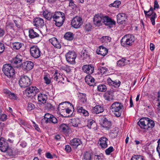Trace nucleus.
<instances>
[{
    "label": "nucleus",
    "mask_w": 160,
    "mask_h": 160,
    "mask_svg": "<svg viewBox=\"0 0 160 160\" xmlns=\"http://www.w3.org/2000/svg\"><path fill=\"white\" fill-rule=\"evenodd\" d=\"M43 15L48 20H50L52 18L53 20L55 22L56 26L58 27L62 25L65 18L64 13L61 12H55L53 15L51 13L44 12Z\"/></svg>",
    "instance_id": "obj_1"
},
{
    "label": "nucleus",
    "mask_w": 160,
    "mask_h": 160,
    "mask_svg": "<svg viewBox=\"0 0 160 160\" xmlns=\"http://www.w3.org/2000/svg\"><path fill=\"white\" fill-rule=\"evenodd\" d=\"M141 128L144 129H151L154 126L153 121L148 118H141L138 122Z\"/></svg>",
    "instance_id": "obj_2"
},
{
    "label": "nucleus",
    "mask_w": 160,
    "mask_h": 160,
    "mask_svg": "<svg viewBox=\"0 0 160 160\" xmlns=\"http://www.w3.org/2000/svg\"><path fill=\"white\" fill-rule=\"evenodd\" d=\"M123 107L121 103L115 102L112 104L110 109L116 117H119L121 116L122 113V109Z\"/></svg>",
    "instance_id": "obj_3"
},
{
    "label": "nucleus",
    "mask_w": 160,
    "mask_h": 160,
    "mask_svg": "<svg viewBox=\"0 0 160 160\" xmlns=\"http://www.w3.org/2000/svg\"><path fill=\"white\" fill-rule=\"evenodd\" d=\"M135 40L134 37L131 34H127L124 36L121 40V43L124 47L131 46Z\"/></svg>",
    "instance_id": "obj_4"
},
{
    "label": "nucleus",
    "mask_w": 160,
    "mask_h": 160,
    "mask_svg": "<svg viewBox=\"0 0 160 160\" xmlns=\"http://www.w3.org/2000/svg\"><path fill=\"white\" fill-rule=\"evenodd\" d=\"M2 71L8 78H13L15 75V70L10 64H6L3 66Z\"/></svg>",
    "instance_id": "obj_5"
},
{
    "label": "nucleus",
    "mask_w": 160,
    "mask_h": 160,
    "mask_svg": "<svg viewBox=\"0 0 160 160\" xmlns=\"http://www.w3.org/2000/svg\"><path fill=\"white\" fill-rule=\"evenodd\" d=\"M32 83L30 78L27 76H22L19 82V85L21 88H25L30 85Z\"/></svg>",
    "instance_id": "obj_6"
},
{
    "label": "nucleus",
    "mask_w": 160,
    "mask_h": 160,
    "mask_svg": "<svg viewBox=\"0 0 160 160\" xmlns=\"http://www.w3.org/2000/svg\"><path fill=\"white\" fill-rule=\"evenodd\" d=\"M65 57L68 63L71 64L75 63V59L77 57V55L74 52L69 51L65 54Z\"/></svg>",
    "instance_id": "obj_7"
},
{
    "label": "nucleus",
    "mask_w": 160,
    "mask_h": 160,
    "mask_svg": "<svg viewBox=\"0 0 160 160\" xmlns=\"http://www.w3.org/2000/svg\"><path fill=\"white\" fill-rule=\"evenodd\" d=\"M30 52L31 56L35 58H38L41 56V52L40 49L36 46H33L30 48Z\"/></svg>",
    "instance_id": "obj_8"
},
{
    "label": "nucleus",
    "mask_w": 160,
    "mask_h": 160,
    "mask_svg": "<svg viewBox=\"0 0 160 160\" xmlns=\"http://www.w3.org/2000/svg\"><path fill=\"white\" fill-rule=\"evenodd\" d=\"M82 18L76 16L72 19L71 24L74 28H78L82 24Z\"/></svg>",
    "instance_id": "obj_9"
},
{
    "label": "nucleus",
    "mask_w": 160,
    "mask_h": 160,
    "mask_svg": "<svg viewBox=\"0 0 160 160\" xmlns=\"http://www.w3.org/2000/svg\"><path fill=\"white\" fill-rule=\"evenodd\" d=\"M100 124L102 127L108 130L111 128L112 123L109 120L106 118L103 117L101 119Z\"/></svg>",
    "instance_id": "obj_10"
},
{
    "label": "nucleus",
    "mask_w": 160,
    "mask_h": 160,
    "mask_svg": "<svg viewBox=\"0 0 160 160\" xmlns=\"http://www.w3.org/2000/svg\"><path fill=\"white\" fill-rule=\"evenodd\" d=\"M103 16L101 14L95 15L93 18V23L96 26L99 27L102 25Z\"/></svg>",
    "instance_id": "obj_11"
},
{
    "label": "nucleus",
    "mask_w": 160,
    "mask_h": 160,
    "mask_svg": "<svg viewBox=\"0 0 160 160\" xmlns=\"http://www.w3.org/2000/svg\"><path fill=\"white\" fill-rule=\"evenodd\" d=\"M102 22L105 25L108 26L110 28L111 26L115 25L116 24V22L114 20L107 16H103Z\"/></svg>",
    "instance_id": "obj_12"
},
{
    "label": "nucleus",
    "mask_w": 160,
    "mask_h": 160,
    "mask_svg": "<svg viewBox=\"0 0 160 160\" xmlns=\"http://www.w3.org/2000/svg\"><path fill=\"white\" fill-rule=\"evenodd\" d=\"M33 63L31 61H26L23 62L22 64V69L27 71L31 70L33 67Z\"/></svg>",
    "instance_id": "obj_13"
},
{
    "label": "nucleus",
    "mask_w": 160,
    "mask_h": 160,
    "mask_svg": "<svg viewBox=\"0 0 160 160\" xmlns=\"http://www.w3.org/2000/svg\"><path fill=\"white\" fill-rule=\"evenodd\" d=\"M82 69L84 72L90 75L93 72L94 68L93 65L88 64L83 65L82 67Z\"/></svg>",
    "instance_id": "obj_14"
},
{
    "label": "nucleus",
    "mask_w": 160,
    "mask_h": 160,
    "mask_svg": "<svg viewBox=\"0 0 160 160\" xmlns=\"http://www.w3.org/2000/svg\"><path fill=\"white\" fill-rule=\"evenodd\" d=\"M34 25L39 28H42L44 26L43 20L40 18H37L33 20Z\"/></svg>",
    "instance_id": "obj_15"
},
{
    "label": "nucleus",
    "mask_w": 160,
    "mask_h": 160,
    "mask_svg": "<svg viewBox=\"0 0 160 160\" xmlns=\"http://www.w3.org/2000/svg\"><path fill=\"white\" fill-rule=\"evenodd\" d=\"M117 22L120 24H123L127 20V17L124 13L118 14L117 16Z\"/></svg>",
    "instance_id": "obj_16"
},
{
    "label": "nucleus",
    "mask_w": 160,
    "mask_h": 160,
    "mask_svg": "<svg viewBox=\"0 0 160 160\" xmlns=\"http://www.w3.org/2000/svg\"><path fill=\"white\" fill-rule=\"evenodd\" d=\"M97 53L98 54L104 56L107 54L108 50L103 46H100L97 50Z\"/></svg>",
    "instance_id": "obj_17"
},
{
    "label": "nucleus",
    "mask_w": 160,
    "mask_h": 160,
    "mask_svg": "<svg viewBox=\"0 0 160 160\" xmlns=\"http://www.w3.org/2000/svg\"><path fill=\"white\" fill-rule=\"evenodd\" d=\"M104 99L108 101H110L113 99V92L112 91H108L105 92L103 95Z\"/></svg>",
    "instance_id": "obj_18"
},
{
    "label": "nucleus",
    "mask_w": 160,
    "mask_h": 160,
    "mask_svg": "<svg viewBox=\"0 0 160 160\" xmlns=\"http://www.w3.org/2000/svg\"><path fill=\"white\" fill-rule=\"evenodd\" d=\"M108 139L105 137H102L99 139V146L102 148H106L108 146Z\"/></svg>",
    "instance_id": "obj_19"
},
{
    "label": "nucleus",
    "mask_w": 160,
    "mask_h": 160,
    "mask_svg": "<svg viewBox=\"0 0 160 160\" xmlns=\"http://www.w3.org/2000/svg\"><path fill=\"white\" fill-rule=\"evenodd\" d=\"M49 41L55 47L59 49L61 48V44L56 38H52L49 39Z\"/></svg>",
    "instance_id": "obj_20"
},
{
    "label": "nucleus",
    "mask_w": 160,
    "mask_h": 160,
    "mask_svg": "<svg viewBox=\"0 0 160 160\" xmlns=\"http://www.w3.org/2000/svg\"><path fill=\"white\" fill-rule=\"evenodd\" d=\"M0 147L1 151L3 152H6L8 149V142L5 141L0 140Z\"/></svg>",
    "instance_id": "obj_21"
},
{
    "label": "nucleus",
    "mask_w": 160,
    "mask_h": 160,
    "mask_svg": "<svg viewBox=\"0 0 160 160\" xmlns=\"http://www.w3.org/2000/svg\"><path fill=\"white\" fill-rule=\"evenodd\" d=\"M82 143L79 138H74L70 141V145L74 148H77L78 146Z\"/></svg>",
    "instance_id": "obj_22"
},
{
    "label": "nucleus",
    "mask_w": 160,
    "mask_h": 160,
    "mask_svg": "<svg viewBox=\"0 0 160 160\" xmlns=\"http://www.w3.org/2000/svg\"><path fill=\"white\" fill-rule=\"evenodd\" d=\"M47 95L45 94L40 93L38 95V99L40 104H44L46 102Z\"/></svg>",
    "instance_id": "obj_23"
},
{
    "label": "nucleus",
    "mask_w": 160,
    "mask_h": 160,
    "mask_svg": "<svg viewBox=\"0 0 160 160\" xmlns=\"http://www.w3.org/2000/svg\"><path fill=\"white\" fill-rule=\"evenodd\" d=\"M85 81L87 84L90 86H92L94 85V79L91 76L88 75L85 78Z\"/></svg>",
    "instance_id": "obj_24"
},
{
    "label": "nucleus",
    "mask_w": 160,
    "mask_h": 160,
    "mask_svg": "<svg viewBox=\"0 0 160 160\" xmlns=\"http://www.w3.org/2000/svg\"><path fill=\"white\" fill-rule=\"evenodd\" d=\"M37 88L36 87H31L27 88L24 91V94L27 96L29 97V95L32 93L34 91L37 90Z\"/></svg>",
    "instance_id": "obj_25"
},
{
    "label": "nucleus",
    "mask_w": 160,
    "mask_h": 160,
    "mask_svg": "<svg viewBox=\"0 0 160 160\" xmlns=\"http://www.w3.org/2000/svg\"><path fill=\"white\" fill-rule=\"evenodd\" d=\"M104 109L103 107L99 105L96 106L92 109V112L96 114H98L104 111Z\"/></svg>",
    "instance_id": "obj_26"
},
{
    "label": "nucleus",
    "mask_w": 160,
    "mask_h": 160,
    "mask_svg": "<svg viewBox=\"0 0 160 160\" xmlns=\"http://www.w3.org/2000/svg\"><path fill=\"white\" fill-rule=\"evenodd\" d=\"M29 36L31 39L34 38L39 37V34L36 32L33 29H30L29 31Z\"/></svg>",
    "instance_id": "obj_27"
},
{
    "label": "nucleus",
    "mask_w": 160,
    "mask_h": 160,
    "mask_svg": "<svg viewBox=\"0 0 160 160\" xmlns=\"http://www.w3.org/2000/svg\"><path fill=\"white\" fill-rule=\"evenodd\" d=\"M64 38L68 41H71L74 38V35L72 32H66L64 36Z\"/></svg>",
    "instance_id": "obj_28"
},
{
    "label": "nucleus",
    "mask_w": 160,
    "mask_h": 160,
    "mask_svg": "<svg viewBox=\"0 0 160 160\" xmlns=\"http://www.w3.org/2000/svg\"><path fill=\"white\" fill-rule=\"evenodd\" d=\"M53 77L54 80L58 82L61 81L62 82V79H64V78H62V76L60 75V74L59 73H58L57 72H55Z\"/></svg>",
    "instance_id": "obj_29"
},
{
    "label": "nucleus",
    "mask_w": 160,
    "mask_h": 160,
    "mask_svg": "<svg viewBox=\"0 0 160 160\" xmlns=\"http://www.w3.org/2000/svg\"><path fill=\"white\" fill-rule=\"evenodd\" d=\"M23 44L19 42H15L12 43V47L14 49L18 50L22 47Z\"/></svg>",
    "instance_id": "obj_30"
},
{
    "label": "nucleus",
    "mask_w": 160,
    "mask_h": 160,
    "mask_svg": "<svg viewBox=\"0 0 160 160\" xmlns=\"http://www.w3.org/2000/svg\"><path fill=\"white\" fill-rule=\"evenodd\" d=\"M60 129L62 131L64 132L67 133L69 129V127L66 124H62L60 126Z\"/></svg>",
    "instance_id": "obj_31"
},
{
    "label": "nucleus",
    "mask_w": 160,
    "mask_h": 160,
    "mask_svg": "<svg viewBox=\"0 0 160 160\" xmlns=\"http://www.w3.org/2000/svg\"><path fill=\"white\" fill-rule=\"evenodd\" d=\"M126 61V59L122 58L117 62V65L119 67L123 66L127 63Z\"/></svg>",
    "instance_id": "obj_32"
},
{
    "label": "nucleus",
    "mask_w": 160,
    "mask_h": 160,
    "mask_svg": "<svg viewBox=\"0 0 160 160\" xmlns=\"http://www.w3.org/2000/svg\"><path fill=\"white\" fill-rule=\"evenodd\" d=\"M78 97L80 101L81 102L84 103L87 101V98L85 94L79 93Z\"/></svg>",
    "instance_id": "obj_33"
},
{
    "label": "nucleus",
    "mask_w": 160,
    "mask_h": 160,
    "mask_svg": "<svg viewBox=\"0 0 160 160\" xmlns=\"http://www.w3.org/2000/svg\"><path fill=\"white\" fill-rule=\"evenodd\" d=\"M22 56L20 55H17L15 58L13 60V63L17 64L22 61Z\"/></svg>",
    "instance_id": "obj_34"
},
{
    "label": "nucleus",
    "mask_w": 160,
    "mask_h": 160,
    "mask_svg": "<svg viewBox=\"0 0 160 160\" xmlns=\"http://www.w3.org/2000/svg\"><path fill=\"white\" fill-rule=\"evenodd\" d=\"M77 111L79 113L82 112V111H84V116H88V111L83 109L82 107H78L77 108Z\"/></svg>",
    "instance_id": "obj_35"
},
{
    "label": "nucleus",
    "mask_w": 160,
    "mask_h": 160,
    "mask_svg": "<svg viewBox=\"0 0 160 160\" xmlns=\"http://www.w3.org/2000/svg\"><path fill=\"white\" fill-rule=\"evenodd\" d=\"M79 123V120L78 119H72L71 120L70 124L74 127H77Z\"/></svg>",
    "instance_id": "obj_36"
},
{
    "label": "nucleus",
    "mask_w": 160,
    "mask_h": 160,
    "mask_svg": "<svg viewBox=\"0 0 160 160\" xmlns=\"http://www.w3.org/2000/svg\"><path fill=\"white\" fill-rule=\"evenodd\" d=\"M81 56L84 58L88 59L89 58V55L88 52L85 50H82L81 52Z\"/></svg>",
    "instance_id": "obj_37"
},
{
    "label": "nucleus",
    "mask_w": 160,
    "mask_h": 160,
    "mask_svg": "<svg viewBox=\"0 0 160 160\" xmlns=\"http://www.w3.org/2000/svg\"><path fill=\"white\" fill-rule=\"evenodd\" d=\"M83 28L85 31L88 32L91 30L92 29V26L91 24L88 23L84 26Z\"/></svg>",
    "instance_id": "obj_38"
},
{
    "label": "nucleus",
    "mask_w": 160,
    "mask_h": 160,
    "mask_svg": "<svg viewBox=\"0 0 160 160\" xmlns=\"http://www.w3.org/2000/svg\"><path fill=\"white\" fill-rule=\"evenodd\" d=\"M97 89L98 91L102 92H105L107 90L106 87L104 84L99 85L98 86Z\"/></svg>",
    "instance_id": "obj_39"
},
{
    "label": "nucleus",
    "mask_w": 160,
    "mask_h": 160,
    "mask_svg": "<svg viewBox=\"0 0 160 160\" xmlns=\"http://www.w3.org/2000/svg\"><path fill=\"white\" fill-rule=\"evenodd\" d=\"M52 115L48 113L45 114L44 115V118L42 120V121H45V122L46 123H48L49 122L48 120L51 117Z\"/></svg>",
    "instance_id": "obj_40"
},
{
    "label": "nucleus",
    "mask_w": 160,
    "mask_h": 160,
    "mask_svg": "<svg viewBox=\"0 0 160 160\" xmlns=\"http://www.w3.org/2000/svg\"><path fill=\"white\" fill-rule=\"evenodd\" d=\"M131 160H143V157L139 155H134L131 158Z\"/></svg>",
    "instance_id": "obj_41"
},
{
    "label": "nucleus",
    "mask_w": 160,
    "mask_h": 160,
    "mask_svg": "<svg viewBox=\"0 0 160 160\" xmlns=\"http://www.w3.org/2000/svg\"><path fill=\"white\" fill-rule=\"evenodd\" d=\"M121 4V2L119 1H116L114 2L113 3H111L109 5V6L110 7H118V6Z\"/></svg>",
    "instance_id": "obj_42"
},
{
    "label": "nucleus",
    "mask_w": 160,
    "mask_h": 160,
    "mask_svg": "<svg viewBox=\"0 0 160 160\" xmlns=\"http://www.w3.org/2000/svg\"><path fill=\"white\" fill-rule=\"evenodd\" d=\"M107 69V68L105 67H100L98 69V72L102 74H104Z\"/></svg>",
    "instance_id": "obj_43"
},
{
    "label": "nucleus",
    "mask_w": 160,
    "mask_h": 160,
    "mask_svg": "<svg viewBox=\"0 0 160 160\" xmlns=\"http://www.w3.org/2000/svg\"><path fill=\"white\" fill-rule=\"evenodd\" d=\"M91 154L86 152L85 153L83 156V160H91Z\"/></svg>",
    "instance_id": "obj_44"
},
{
    "label": "nucleus",
    "mask_w": 160,
    "mask_h": 160,
    "mask_svg": "<svg viewBox=\"0 0 160 160\" xmlns=\"http://www.w3.org/2000/svg\"><path fill=\"white\" fill-rule=\"evenodd\" d=\"M45 108L46 109L48 110H52L54 108V107L49 103H47L45 104Z\"/></svg>",
    "instance_id": "obj_45"
},
{
    "label": "nucleus",
    "mask_w": 160,
    "mask_h": 160,
    "mask_svg": "<svg viewBox=\"0 0 160 160\" xmlns=\"http://www.w3.org/2000/svg\"><path fill=\"white\" fill-rule=\"evenodd\" d=\"M49 122V123H52L55 124L57 123L58 120L54 116L52 115L51 117L49 118L48 120Z\"/></svg>",
    "instance_id": "obj_46"
},
{
    "label": "nucleus",
    "mask_w": 160,
    "mask_h": 160,
    "mask_svg": "<svg viewBox=\"0 0 160 160\" xmlns=\"http://www.w3.org/2000/svg\"><path fill=\"white\" fill-rule=\"evenodd\" d=\"M43 79L45 81V82L47 84H49L51 82V80L49 79V76L48 75H45Z\"/></svg>",
    "instance_id": "obj_47"
},
{
    "label": "nucleus",
    "mask_w": 160,
    "mask_h": 160,
    "mask_svg": "<svg viewBox=\"0 0 160 160\" xmlns=\"http://www.w3.org/2000/svg\"><path fill=\"white\" fill-rule=\"evenodd\" d=\"M113 151V148L111 146L105 150V153L107 155H109L110 153Z\"/></svg>",
    "instance_id": "obj_48"
},
{
    "label": "nucleus",
    "mask_w": 160,
    "mask_h": 160,
    "mask_svg": "<svg viewBox=\"0 0 160 160\" xmlns=\"http://www.w3.org/2000/svg\"><path fill=\"white\" fill-rule=\"evenodd\" d=\"M113 84L112 85L116 88L120 86L121 82L118 80H115L113 81Z\"/></svg>",
    "instance_id": "obj_49"
},
{
    "label": "nucleus",
    "mask_w": 160,
    "mask_h": 160,
    "mask_svg": "<svg viewBox=\"0 0 160 160\" xmlns=\"http://www.w3.org/2000/svg\"><path fill=\"white\" fill-rule=\"evenodd\" d=\"M35 108V106L33 103H29L28 104V110L31 111L33 109Z\"/></svg>",
    "instance_id": "obj_50"
},
{
    "label": "nucleus",
    "mask_w": 160,
    "mask_h": 160,
    "mask_svg": "<svg viewBox=\"0 0 160 160\" xmlns=\"http://www.w3.org/2000/svg\"><path fill=\"white\" fill-rule=\"evenodd\" d=\"M8 97L11 99L15 100L17 98V96L16 95L13 93H12L11 92H10V94H9Z\"/></svg>",
    "instance_id": "obj_51"
},
{
    "label": "nucleus",
    "mask_w": 160,
    "mask_h": 160,
    "mask_svg": "<svg viewBox=\"0 0 160 160\" xmlns=\"http://www.w3.org/2000/svg\"><path fill=\"white\" fill-rule=\"evenodd\" d=\"M93 123H95V122L92 120L90 119L88 121V124L87 127L89 128H92V125Z\"/></svg>",
    "instance_id": "obj_52"
},
{
    "label": "nucleus",
    "mask_w": 160,
    "mask_h": 160,
    "mask_svg": "<svg viewBox=\"0 0 160 160\" xmlns=\"http://www.w3.org/2000/svg\"><path fill=\"white\" fill-rule=\"evenodd\" d=\"M118 132V128L116 127L115 128L111 131V133L115 134L114 137L117 136Z\"/></svg>",
    "instance_id": "obj_53"
},
{
    "label": "nucleus",
    "mask_w": 160,
    "mask_h": 160,
    "mask_svg": "<svg viewBox=\"0 0 160 160\" xmlns=\"http://www.w3.org/2000/svg\"><path fill=\"white\" fill-rule=\"evenodd\" d=\"M5 49L4 44L0 42V53H2Z\"/></svg>",
    "instance_id": "obj_54"
},
{
    "label": "nucleus",
    "mask_w": 160,
    "mask_h": 160,
    "mask_svg": "<svg viewBox=\"0 0 160 160\" xmlns=\"http://www.w3.org/2000/svg\"><path fill=\"white\" fill-rule=\"evenodd\" d=\"M7 116L6 114H2L0 117V119L2 121H4L7 119Z\"/></svg>",
    "instance_id": "obj_55"
},
{
    "label": "nucleus",
    "mask_w": 160,
    "mask_h": 160,
    "mask_svg": "<svg viewBox=\"0 0 160 160\" xmlns=\"http://www.w3.org/2000/svg\"><path fill=\"white\" fill-rule=\"evenodd\" d=\"M18 121L20 124L23 125L24 126H25L26 125L25 122L21 118L18 119Z\"/></svg>",
    "instance_id": "obj_56"
},
{
    "label": "nucleus",
    "mask_w": 160,
    "mask_h": 160,
    "mask_svg": "<svg viewBox=\"0 0 160 160\" xmlns=\"http://www.w3.org/2000/svg\"><path fill=\"white\" fill-rule=\"evenodd\" d=\"M65 151L68 152H70L71 151V148L70 146L67 145L65 146Z\"/></svg>",
    "instance_id": "obj_57"
},
{
    "label": "nucleus",
    "mask_w": 160,
    "mask_h": 160,
    "mask_svg": "<svg viewBox=\"0 0 160 160\" xmlns=\"http://www.w3.org/2000/svg\"><path fill=\"white\" fill-rule=\"evenodd\" d=\"M159 8V6L158 4V2L157 0H155L154 2V9H155L156 8Z\"/></svg>",
    "instance_id": "obj_58"
},
{
    "label": "nucleus",
    "mask_w": 160,
    "mask_h": 160,
    "mask_svg": "<svg viewBox=\"0 0 160 160\" xmlns=\"http://www.w3.org/2000/svg\"><path fill=\"white\" fill-rule=\"evenodd\" d=\"M157 142L158 143V146L157 148V151L159 153V151L160 150V139L158 140Z\"/></svg>",
    "instance_id": "obj_59"
},
{
    "label": "nucleus",
    "mask_w": 160,
    "mask_h": 160,
    "mask_svg": "<svg viewBox=\"0 0 160 160\" xmlns=\"http://www.w3.org/2000/svg\"><path fill=\"white\" fill-rule=\"evenodd\" d=\"M63 70L67 72H69L71 71V69L70 67L67 66H66L64 68Z\"/></svg>",
    "instance_id": "obj_60"
},
{
    "label": "nucleus",
    "mask_w": 160,
    "mask_h": 160,
    "mask_svg": "<svg viewBox=\"0 0 160 160\" xmlns=\"http://www.w3.org/2000/svg\"><path fill=\"white\" fill-rule=\"evenodd\" d=\"M3 92L8 96L9 94H10L11 92L7 89H4L3 90Z\"/></svg>",
    "instance_id": "obj_61"
},
{
    "label": "nucleus",
    "mask_w": 160,
    "mask_h": 160,
    "mask_svg": "<svg viewBox=\"0 0 160 160\" xmlns=\"http://www.w3.org/2000/svg\"><path fill=\"white\" fill-rule=\"evenodd\" d=\"M46 157L48 158L52 159L53 158L52 156L49 152H47L46 153Z\"/></svg>",
    "instance_id": "obj_62"
},
{
    "label": "nucleus",
    "mask_w": 160,
    "mask_h": 160,
    "mask_svg": "<svg viewBox=\"0 0 160 160\" xmlns=\"http://www.w3.org/2000/svg\"><path fill=\"white\" fill-rule=\"evenodd\" d=\"M103 39L106 41L107 42H109L111 40V38L109 36H105L102 37Z\"/></svg>",
    "instance_id": "obj_63"
},
{
    "label": "nucleus",
    "mask_w": 160,
    "mask_h": 160,
    "mask_svg": "<svg viewBox=\"0 0 160 160\" xmlns=\"http://www.w3.org/2000/svg\"><path fill=\"white\" fill-rule=\"evenodd\" d=\"M33 126L35 128V129L38 132H39L40 131V129L39 128L37 124L34 122L33 123Z\"/></svg>",
    "instance_id": "obj_64"
}]
</instances>
